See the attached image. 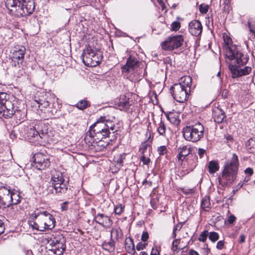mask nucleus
<instances>
[{"label": "nucleus", "instance_id": "obj_1", "mask_svg": "<svg viewBox=\"0 0 255 255\" xmlns=\"http://www.w3.org/2000/svg\"><path fill=\"white\" fill-rule=\"evenodd\" d=\"M226 56L231 61L229 68L233 78L247 75L251 72V67L239 68L240 66L247 64L249 57L247 55L242 53L235 46H232L226 49Z\"/></svg>", "mask_w": 255, "mask_h": 255}, {"label": "nucleus", "instance_id": "obj_2", "mask_svg": "<svg viewBox=\"0 0 255 255\" xmlns=\"http://www.w3.org/2000/svg\"><path fill=\"white\" fill-rule=\"evenodd\" d=\"M29 225L33 229L45 232L53 229L56 224L54 216L46 210L36 209L31 214Z\"/></svg>", "mask_w": 255, "mask_h": 255}, {"label": "nucleus", "instance_id": "obj_3", "mask_svg": "<svg viewBox=\"0 0 255 255\" xmlns=\"http://www.w3.org/2000/svg\"><path fill=\"white\" fill-rule=\"evenodd\" d=\"M5 5L9 13L17 17L29 15L35 9L33 0H6Z\"/></svg>", "mask_w": 255, "mask_h": 255}, {"label": "nucleus", "instance_id": "obj_4", "mask_svg": "<svg viewBox=\"0 0 255 255\" xmlns=\"http://www.w3.org/2000/svg\"><path fill=\"white\" fill-rule=\"evenodd\" d=\"M239 165L238 156L233 153L231 160L225 163L222 176L219 177V183L222 186L231 185L236 179Z\"/></svg>", "mask_w": 255, "mask_h": 255}, {"label": "nucleus", "instance_id": "obj_5", "mask_svg": "<svg viewBox=\"0 0 255 255\" xmlns=\"http://www.w3.org/2000/svg\"><path fill=\"white\" fill-rule=\"evenodd\" d=\"M90 128L92 129L94 133L98 138L101 137H109L112 133L115 134L117 130L116 129V126L113 121L107 119L106 117H101L97 121L92 125Z\"/></svg>", "mask_w": 255, "mask_h": 255}, {"label": "nucleus", "instance_id": "obj_6", "mask_svg": "<svg viewBox=\"0 0 255 255\" xmlns=\"http://www.w3.org/2000/svg\"><path fill=\"white\" fill-rule=\"evenodd\" d=\"M66 241L60 234L51 238L46 247L47 255H61L66 249Z\"/></svg>", "mask_w": 255, "mask_h": 255}, {"label": "nucleus", "instance_id": "obj_7", "mask_svg": "<svg viewBox=\"0 0 255 255\" xmlns=\"http://www.w3.org/2000/svg\"><path fill=\"white\" fill-rule=\"evenodd\" d=\"M204 131V128L199 123L191 126H187L182 130L184 139L193 142L199 141L203 136Z\"/></svg>", "mask_w": 255, "mask_h": 255}, {"label": "nucleus", "instance_id": "obj_8", "mask_svg": "<svg viewBox=\"0 0 255 255\" xmlns=\"http://www.w3.org/2000/svg\"><path fill=\"white\" fill-rule=\"evenodd\" d=\"M82 57L85 65L95 67L101 62L103 56L100 50L89 47L84 50Z\"/></svg>", "mask_w": 255, "mask_h": 255}, {"label": "nucleus", "instance_id": "obj_9", "mask_svg": "<svg viewBox=\"0 0 255 255\" xmlns=\"http://www.w3.org/2000/svg\"><path fill=\"white\" fill-rule=\"evenodd\" d=\"M107 137H101L100 138H98L92 129L89 128V131L85 135V140L86 142L89 143V145H91L95 147L97 146V149L102 150L110 144V141H112L116 138L115 137L113 138L107 139Z\"/></svg>", "mask_w": 255, "mask_h": 255}, {"label": "nucleus", "instance_id": "obj_10", "mask_svg": "<svg viewBox=\"0 0 255 255\" xmlns=\"http://www.w3.org/2000/svg\"><path fill=\"white\" fill-rule=\"evenodd\" d=\"M50 183L54 190H52L53 193L63 194L66 193L67 190L68 182L60 172L55 171L52 173Z\"/></svg>", "mask_w": 255, "mask_h": 255}, {"label": "nucleus", "instance_id": "obj_11", "mask_svg": "<svg viewBox=\"0 0 255 255\" xmlns=\"http://www.w3.org/2000/svg\"><path fill=\"white\" fill-rule=\"evenodd\" d=\"M26 130L25 134L27 138L33 141H39L40 139L45 138L47 133V129L42 123H39L34 127H27Z\"/></svg>", "mask_w": 255, "mask_h": 255}, {"label": "nucleus", "instance_id": "obj_12", "mask_svg": "<svg viewBox=\"0 0 255 255\" xmlns=\"http://www.w3.org/2000/svg\"><path fill=\"white\" fill-rule=\"evenodd\" d=\"M31 162L32 167L39 170L46 169L50 165L49 155L42 152L34 154Z\"/></svg>", "mask_w": 255, "mask_h": 255}, {"label": "nucleus", "instance_id": "obj_13", "mask_svg": "<svg viewBox=\"0 0 255 255\" xmlns=\"http://www.w3.org/2000/svg\"><path fill=\"white\" fill-rule=\"evenodd\" d=\"M184 41V38L181 35H176L168 37L161 44L163 50L171 51L180 47Z\"/></svg>", "mask_w": 255, "mask_h": 255}, {"label": "nucleus", "instance_id": "obj_14", "mask_svg": "<svg viewBox=\"0 0 255 255\" xmlns=\"http://www.w3.org/2000/svg\"><path fill=\"white\" fill-rule=\"evenodd\" d=\"M173 98L178 102L184 103L187 100L188 90L179 84H175L170 88Z\"/></svg>", "mask_w": 255, "mask_h": 255}, {"label": "nucleus", "instance_id": "obj_15", "mask_svg": "<svg viewBox=\"0 0 255 255\" xmlns=\"http://www.w3.org/2000/svg\"><path fill=\"white\" fill-rule=\"evenodd\" d=\"M20 111L15 112L13 109V105L10 102H7L4 105L0 106V114L5 118H11L13 115L16 118L20 114Z\"/></svg>", "mask_w": 255, "mask_h": 255}, {"label": "nucleus", "instance_id": "obj_16", "mask_svg": "<svg viewBox=\"0 0 255 255\" xmlns=\"http://www.w3.org/2000/svg\"><path fill=\"white\" fill-rule=\"evenodd\" d=\"M10 189L4 186L0 187V207L6 208L11 205Z\"/></svg>", "mask_w": 255, "mask_h": 255}, {"label": "nucleus", "instance_id": "obj_17", "mask_svg": "<svg viewBox=\"0 0 255 255\" xmlns=\"http://www.w3.org/2000/svg\"><path fill=\"white\" fill-rule=\"evenodd\" d=\"M139 65V62L133 56H130L127 60L126 64L122 67V71L125 73H132Z\"/></svg>", "mask_w": 255, "mask_h": 255}, {"label": "nucleus", "instance_id": "obj_18", "mask_svg": "<svg viewBox=\"0 0 255 255\" xmlns=\"http://www.w3.org/2000/svg\"><path fill=\"white\" fill-rule=\"evenodd\" d=\"M25 53V48L23 46L15 47L12 52V58H14V60H18L17 64H18L19 68H21L22 66Z\"/></svg>", "mask_w": 255, "mask_h": 255}, {"label": "nucleus", "instance_id": "obj_19", "mask_svg": "<svg viewBox=\"0 0 255 255\" xmlns=\"http://www.w3.org/2000/svg\"><path fill=\"white\" fill-rule=\"evenodd\" d=\"M94 220L97 223L106 228H110L113 224L112 220L109 216L102 213H98Z\"/></svg>", "mask_w": 255, "mask_h": 255}, {"label": "nucleus", "instance_id": "obj_20", "mask_svg": "<svg viewBox=\"0 0 255 255\" xmlns=\"http://www.w3.org/2000/svg\"><path fill=\"white\" fill-rule=\"evenodd\" d=\"M189 31L191 34L195 36L200 35L202 31L201 23L197 20L191 21L189 24Z\"/></svg>", "mask_w": 255, "mask_h": 255}, {"label": "nucleus", "instance_id": "obj_21", "mask_svg": "<svg viewBox=\"0 0 255 255\" xmlns=\"http://www.w3.org/2000/svg\"><path fill=\"white\" fill-rule=\"evenodd\" d=\"M177 151L178 154L177 155V158H178L179 161H180L181 163L183 162L186 156H189L191 154H192L191 153V148H188L187 146L184 145L179 146L177 148Z\"/></svg>", "mask_w": 255, "mask_h": 255}, {"label": "nucleus", "instance_id": "obj_22", "mask_svg": "<svg viewBox=\"0 0 255 255\" xmlns=\"http://www.w3.org/2000/svg\"><path fill=\"white\" fill-rule=\"evenodd\" d=\"M128 100L129 98H127L125 95L121 96L117 104L118 109L121 111L128 110L130 106Z\"/></svg>", "mask_w": 255, "mask_h": 255}, {"label": "nucleus", "instance_id": "obj_23", "mask_svg": "<svg viewBox=\"0 0 255 255\" xmlns=\"http://www.w3.org/2000/svg\"><path fill=\"white\" fill-rule=\"evenodd\" d=\"M186 161L187 162L188 169L192 171L197 165L198 157L196 154H191Z\"/></svg>", "mask_w": 255, "mask_h": 255}, {"label": "nucleus", "instance_id": "obj_24", "mask_svg": "<svg viewBox=\"0 0 255 255\" xmlns=\"http://www.w3.org/2000/svg\"><path fill=\"white\" fill-rule=\"evenodd\" d=\"M213 117L215 122L221 123L226 117L225 113L220 109L217 108L213 111Z\"/></svg>", "mask_w": 255, "mask_h": 255}, {"label": "nucleus", "instance_id": "obj_25", "mask_svg": "<svg viewBox=\"0 0 255 255\" xmlns=\"http://www.w3.org/2000/svg\"><path fill=\"white\" fill-rule=\"evenodd\" d=\"M125 249L126 251L131 255L135 254V250L133 240L130 237L126 238L125 240Z\"/></svg>", "mask_w": 255, "mask_h": 255}, {"label": "nucleus", "instance_id": "obj_26", "mask_svg": "<svg viewBox=\"0 0 255 255\" xmlns=\"http://www.w3.org/2000/svg\"><path fill=\"white\" fill-rule=\"evenodd\" d=\"M123 235V232L120 228L113 229L111 231V239L115 242L122 238Z\"/></svg>", "mask_w": 255, "mask_h": 255}, {"label": "nucleus", "instance_id": "obj_27", "mask_svg": "<svg viewBox=\"0 0 255 255\" xmlns=\"http://www.w3.org/2000/svg\"><path fill=\"white\" fill-rule=\"evenodd\" d=\"M139 151L142 155H150L151 152V148L147 141L141 143L139 147Z\"/></svg>", "mask_w": 255, "mask_h": 255}, {"label": "nucleus", "instance_id": "obj_28", "mask_svg": "<svg viewBox=\"0 0 255 255\" xmlns=\"http://www.w3.org/2000/svg\"><path fill=\"white\" fill-rule=\"evenodd\" d=\"M191 83V77L190 76H184L181 79V82L179 84L183 86L184 89H187L188 91H190Z\"/></svg>", "mask_w": 255, "mask_h": 255}, {"label": "nucleus", "instance_id": "obj_29", "mask_svg": "<svg viewBox=\"0 0 255 255\" xmlns=\"http://www.w3.org/2000/svg\"><path fill=\"white\" fill-rule=\"evenodd\" d=\"M208 171L211 174H214L219 169V165L218 162L215 160H211L209 162Z\"/></svg>", "mask_w": 255, "mask_h": 255}, {"label": "nucleus", "instance_id": "obj_30", "mask_svg": "<svg viewBox=\"0 0 255 255\" xmlns=\"http://www.w3.org/2000/svg\"><path fill=\"white\" fill-rule=\"evenodd\" d=\"M246 147L248 151L250 153L255 152V139L252 138H250L246 143Z\"/></svg>", "mask_w": 255, "mask_h": 255}, {"label": "nucleus", "instance_id": "obj_31", "mask_svg": "<svg viewBox=\"0 0 255 255\" xmlns=\"http://www.w3.org/2000/svg\"><path fill=\"white\" fill-rule=\"evenodd\" d=\"M10 199H11V205H16L20 202V197L15 190H10Z\"/></svg>", "mask_w": 255, "mask_h": 255}, {"label": "nucleus", "instance_id": "obj_32", "mask_svg": "<svg viewBox=\"0 0 255 255\" xmlns=\"http://www.w3.org/2000/svg\"><path fill=\"white\" fill-rule=\"evenodd\" d=\"M115 243L111 239L109 242H104L102 245L103 249L110 252H113L115 249Z\"/></svg>", "mask_w": 255, "mask_h": 255}, {"label": "nucleus", "instance_id": "obj_33", "mask_svg": "<svg viewBox=\"0 0 255 255\" xmlns=\"http://www.w3.org/2000/svg\"><path fill=\"white\" fill-rule=\"evenodd\" d=\"M75 106L78 109L83 110L90 106V103L87 100H81L76 104Z\"/></svg>", "mask_w": 255, "mask_h": 255}, {"label": "nucleus", "instance_id": "obj_34", "mask_svg": "<svg viewBox=\"0 0 255 255\" xmlns=\"http://www.w3.org/2000/svg\"><path fill=\"white\" fill-rule=\"evenodd\" d=\"M167 129L166 125L161 120L160 123L158 124L157 131L159 135L163 136H165L166 131Z\"/></svg>", "mask_w": 255, "mask_h": 255}, {"label": "nucleus", "instance_id": "obj_35", "mask_svg": "<svg viewBox=\"0 0 255 255\" xmlns=\"http://www.w3.org/2000/svg\"><path fill=\"white\" fill-rule=\"evenodd\" d=\"M211 206L209 197H204L201 202V207L204 211H208L207 209L210 208Z\"/></svg>", "mask_w": 255, "mask_h": 255}, {"label": "nucleus", "instance_id": "obj_36", "mask_svg": "<svg viewBox=\"0 0 255 255\" xmlns=\"http://www.w3.org/2000/svg\"><path fill=\"white\" fill-rule=\"evenodd\" d=\"M9 95L4 92L0 93V106H2L7 102H10L8 100Z\"/></svg>", "mask_w": 255, "mask_h": 255}, {"label": "nucleus", "instance_id": "obj_37", "mask_svg": "<svg viewBox=\"0 0 255 255\" xmlns=\"http://www.w3.org/2000/svg\"><path fill=\"white\" fill-rule=\"evenodd\" d=\"M180 239H175L172 244L171 250L173 252H176L180 249L178 248V245L180 243Z\"/></svg>", "mask_w": 255, "mask_h": 255}, {"label": "nucleus", "instance_id": "obj_38", "mask_svg": "<svg viewBox=\"0 0 255 255\" xmlns=\"http://www.w3.org/2000/svg\"><path fill=\"white\" fill-rule=\"evenodd\" d=\"M219 238L218 234L215 232H211L209 233V239L213 242L217 241Z\"/></svg>", "mask_w": 255, "mask_h": 255}, {"label": "nucleus", "instance_id": "obj_39", "mask_svg": "<svg viewBox=\"0 0 255 255\" xmlns=\"http://www.w3.org/2000/svg\"><path fill=\"white\" fill-rule=\"evenodd\" d=\"M200 12L202 14L206 13L209 9V5L205 4H201L199 6Z\"/></svg>", "mask_w": 255, "mask_h": 255}, {"label": "nucleus", "instance_id": "obj_40", "mask_svg": "<svg viewBox=\"0 0 255 255\" xmlns=\"http://www.w3.org/2000/svg\"><path fill=\"white\" fill-rule=\"evenodd\" d=\"M180 23L178 21L173 22L171 25V29L173 31H176L180 28Z\"/></svg>", "mask_w": 255, "mask_h": 255}, {"label": "nucleus", "instance_id": "obj_41", "mask_svg": "<svg viewBox=\"0 0 255 255\" xmlns=\"http://www.w3.org/2000/svg\"><path fill=\"white\" fill-rule=\"evenodd\" d=\"M124 207L122 204H118L115 207V213L117 215H121L124 211Z\"/></svg>", "mask_w": 255, "mask_h": 255}, {"label": "nucleus", "instance_id": "obj_42", "mask_svg": "<svg viewBox=\"0 0 255 255\" xmlns=\"http://www.w3.org/2000/svg\"><path fill=\"white\" fill-rule=\"evenodd\" d=\"M208 232L206 230L204 231L200 235L198 240L202 242H204L207 240Z\"/></svg>", "mask_w": 255, "mask_h": 255}, {"label": "nucleus", "instance_id": "obj_43", "mask_svg": "<svg viewBox=\"0 0 255 255\" xmlns=\"http://www.w3.org/2000/svg\"><path fill=\"white\" fill-rule=\"evenodd\" d=\"M149 155H142L140 158V161L142 162L144 165H148L150 162V159L148 157Z\"/></svg>", "mask_w": 255, "mask_h": 255}, {"label": "nucleus", "instance_id": "obj_44", "mask_svg": "<svg viewBox=\"0 0 255 255\" xmlns=\"http://www.w3.org/2000/svg\"><path fill=\"white\" fill-rule=\"evenodd\" d=\"M37 104H38V107H40V106L42 108H46L47 107L49 106V103L47 101H43L42 100H40L39 101H35Z\"/></svg>", "mask_w": 255, "mask_h": 255}, {"label": "nucleus", "instance_id": "obj_45", "mask_svg": "<svg viewBox=\"0 0 255 255\" xmlns=\"http://www.w3.org/2000/svg\"><path fill=\"white\" fill-rule=\"evenodd\" d=\"M147 246V243H143L142 242H140L137 244L136 246V249L137 251L143 250L146 248Z\"/></svg>", "mask_w": 255, "mask_h": 255}, {"label": "nucleus", "instance_id": "obj_46", "mask_svg": "<svg viewBox=\"0 0 255 255\" xmlns=\"http://www.w3.org/2000/svg\"><path fill=\"white\" fill-rule=\"evenodd\" d=\"M157 151L160 155H164L167 152V150L165 146L162 145L157 148Z\"/></svg>", "mask_w": 255, "mask_h": 255}, {"label": "nucleus", "instance_id": "obj_47", "mask_svg": "<svg viewBox=\"0 0 255 255\" xmlns=\"http://www.w3.org/2000/svg\"><path fill=\"white\" fill-rule=\"evenodd\" d=\"M248 26L249 28L250 32L255 37V23L252 24L250 20H249V21L248 22Z\"/></svg>", "mask_w": 255, "mask_h": 255}, {"label": "nucleus", "instance_id": "obj_48", "mask_svg": "<svg viewBox=\"0 0 255 255\" xmlns=\"http://www.w3.org/2000/svg\"><path fill=\"white\" fill-rule=\"evenodd\" d=\"M149 238V235L147 232L145 231L143 232L142 234L141 237V240L142 241L145 242L148 240Z\"/></svg>", "mask_w": 255, "mask_h": 255}, {"label": "nucleus", "instance_id": "obj_49", "mask_svg": "<svg viewBox=\"0 0 255 255\" xmlns=\"http://www.w3.org/2000/svg\"><path fill=\"white\" fill-rule=\"evenodd\" d=\"M224 244H225V242L224 241H219L217 243V245H216L217 249H218V250H220L223 249Z\"/></svg>", "mask_w": 255, "mask_h": 255}, {"label": "nucleus", "instance_id": "obj_50", "mask_svg": "<svg viewBox=\"0 0 255 255\" xmlns=\"http://www.w3.org/2000/svg\"><path fill=\"white\" fill-rule=\"evenodd\" d=\"M69 204L68 201H65L63 202L61 205V210L62 211H65L67 210L68 207L67 205Z\"/></svg>", "mask_w": 255, "mask_h": 255}, {"label": "nucleus", "instance_id": "obj_51", "mask_svg": "<svg viewBox=\"0 0 255 255\" xmlns=\"http://www.w3.org/2000/svg\"><path fill=\"white\" fill-rule=\"evenodd\" d=\"M206 152V150L199 148L198 150V154L200 157V158H202L204 154Z\"/></svg>", "mask_w": 255, "mask_h": 255}, {"label": "nucleus", "instance_id": "obj_52", "mask_svg": "<svg viewBox=\"0 0 255 255\" xmlns=\"http://www.w3.org/2000/svg\"><path fill=\"white\" fill-rule=\"evenodd\" d=\"M236 218L234 215H231L229 217L228 222L229 224H233L236 220Z\"/></svg>", "mask_w": 255, "mask_h": 255}, {"label": "nucleus", "instance_id": "obj_53", "mask_svg": "<svg viewBox=\"0 0 255 255\" xmlns=\"http://www.w3.org/2000/svg\"><path fill=\"white\" fill-rule=\"evenodd\" d=\"M150 205L153 209H156L157 208L156 201L155 199H151L150 200Z\"/></svg>", "mask_w": 255, "mask_h": 255}, {"label": "nucleus", "instance_id": "obj_54", "mask_svg": "<svg viewBox=\"0 0 255 255\" xmlns=\"http://www.w3.org/2000/svg\"><path fill=\"white\" fill-rule=\"evenodd\" d=\"M150 255H160V253L157 248L154 249L153 248L151 252Z\"/></svg>", "mask_w": 255, "mask_h": 255}, {"label": "nucleus", "instance_id": "obj_55", "mask_svg": "<svg viewBox=\"0 0 255 255\" xmlns=\"http://www.w3.org/2000/svg\"><path fill=\"white\" fill-rule=\"evenodd\" d=\"M4 225L3 222L0 219V235L2 234L4 231Z\"/></svg>", "mask_w": 255, "mask_h": 255}, {"label": "nucleus", "instance_id": "obj_56", "mask_svg": "<svg viewBox=\"0 0 255 255\" xmlns=\"http://www.w3.org/2000/svg\"><path fill=\"white\" fill-rule=\"evenodd\" d=\"M245 172L246 174H249L250 176H251L253 174V170L251 168H247L245 170Z\"/></svg>", "mask_w": 255, "mask_h": 255}, {"label": "nucleus", "instance_id": "obj_57", "mask_svg": "<svg viewBox=\"0 0 255 255\" xmlns=\"http://www.w3.org/2000/svg\"><path fill=\"white\" fill-rule=\"evenodd\" d=\"M142 184L145 185V186L147 185L148 187H151L152 185V182L151 181H148L145 179L142 182Z\"/></svg>", "mask_w": 255, "mask_h": 255}, {"label": "nucleus", "instance_id": "obj_58", "mask_svg": "<svg viewBox=\"0 0 255 255\" xmlns=\"http://www.w3.org/2000/svg\"><path fill=\"white\" fill-rule=\"evenodd\" d=\"M181 228H182L181 225L180 224H178L174 227L173 230L174 231L176 232L177 230H178V231L180 230Z\"/></svg>", "mask_w": 255, "mask_h": 255}, {"label": "nucleus", "instance_id": "obj_59", "mask_svg": "<svg viewBox=\"0 0 255 255\" xmlns=\"http://www.w3.org/2000/svg\"><path fill=\"white\" fill-rule=\"evenodd\" d=\"M245 241V236L244 235H241L239 237V243H243Z\"/></svg>", "mask_w": 255, "mask_h": 255}, {"label": "nucleus", "instance_id": "obj_60", "mask_svg": "<svg viewBox=\"0 0 255 255\" xmlns=\"http://www.w3.org/2000/svg\"><path fill=\"white\" fill-rule=\"evenodd\" d=\"M17 62H18L17 60H14V58H12V66L14 67H18V68H19L18 64H17Z\"/></svg>", "mask_w": 255, "mask_h": 255}, {"label": "nucleus", "instance_id": "obj_61", "mask_svg": "<svg viewBox=\"0 0 255 255\" xmlns=\"http://www.w3.org/2000/svg\"><path fill=\"white\" fill-rule=\"evenodd\" d=\"M189 255H199L196 251L191 250L189 252Z\"/></svg>", "mask_w": 255, "mask_h": 255}, {"label": "nucleus", "instance_id": "obj_62", "mask_svg": "<svg viewBox=\"0 0 255 255\" xmlns=\"http://www.w3.org/2000/svg\"><path fill=\"white\" fill-rule=\"evenodd\" d=\"M158 2L161 5V6H162V8L163 9L164 8V3L162 1V0H157Z\"/></svg>", "mask_w": 255, "mask_h": 255}, {"label": "nucleus", "instance_id": "obj_63", "mask_svg": "<svg viewBox=\"0 0 255 255\" xmlns=\"http://www.w3.org/2000/svg\"><path fill=\"white\" fill-rule=\"evenodd\" d=\"M172 237L174 238V239L176 237V232L174 231L173 230V233H172Z\"/></svg>", "mask_w": 255, "mask_h": 255}, {"label": "nucleus", "instance_id": "obj_64", "mask_svg": "<svg viewBox=\"0 0 255 255\" xmlns=\"http://www.w3.org/2000/svg\"><path fill=\"white\" fill-rule=\"evenodd\" d=\"M139 255H148V254L145 252H141Z\"/></svg>", "mask_w": 255, "mask_h": 255}]
</instances>
